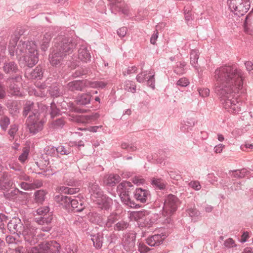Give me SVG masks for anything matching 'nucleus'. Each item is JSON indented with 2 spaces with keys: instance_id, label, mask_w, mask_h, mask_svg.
Wrapping results in <instances>:
<instances>
[{
  "instance_id": "14",
  "label": "nucleus",
  "mask_w": 253,
  "mask_h": 253,
  "mask_svg": "<svg viewBox=\"0 0 253 253\" xmlns=\"http://www.w3.org/2000/svg\"><path fill=\"white\" fill-rule=\"evenodd\" d=\"M93 201L98 209L104 211L109 210L113 204V200L104 194Z\"/></svg>"
},
{
  "instance_id": "20",
  "label": "nucleus",
  "mask_w": 253,
  "mask_h": 253,
  "mask_svg": "<svg viewBox=\"0 0 253 253\" xmlns=\"http://www.w3.org/2000/svg\"><path fill=\"white\" fill-rule=\"evenodd\" d=\"M88 80H76L67 84L68 89L71 91H83L88 87Z\"/></svg>"
},
{
  "instance_id": "12",
  "label": "nucleus",
  "mask_w": 253,
  "mask_h": 253,
  "mask_svg": "<svg viewBox=\"0 0 253 253\" xmlns=\"http://www.w3.org/2000/svg\"><path fill=\"white\" fill-rule=\"evenodd\" d=\"M135 238V235L133 233H127L123 236L122 245L126 252L132 253L136 251Z\"/></svg>"
},
{
  "instance_id": "10",
  "label": "nucleus",
  "mask_w": 253,
  "mask_h": 253,
  "mask_svg": "<svg viewBox=\"0 0 253 253\" xmlns=\"http://www.w3.org/2000/svg\"><path fill=\"white\" fill-rule=\"evenodd\" d=\"M178 198L173 195H169L165 199L163 206V212L170 216L175 211L178 204Z\"/></svg>"
},
{
  "instance_id": "31",
  "label": "nucleus",
  "mask_w": 253,
  "mask_h": 253,
  "mask_svg": "<svg viewBox=\"0 0 253 253\" xmlns=\"http://www.w3.org/2000/svg\"><path fill=\"white\" fill-rule=\"evenodd\" d=\"M195 123L194 119L192 118L183 121L181 123L180 129L183 132L188 131L189 129H191L194 126Z\"/></svg>"
},
{
  "instance_id": "3",
  "label": "nucleus",
  "mask_w": 253,
  "mask_h": 253,
  "mask_svg": "<svg viewBox=\"0 0 253 253\" xmlns=\"http://www.w3.org/2000/svg\"><path fill=\"white\" fill-rule=\"evenodd\" d=\"M44 123L39 111H33L32 114L29 115L26 121L30 133L35 135L41 131L43 128Z\"/></svg>"
},
{
  "instance_id": "63",
  "label": "nucleus",
  "mask_w": 253,
  "mask_h": 253,
  "mask_svg": "<svg viewBox=\"0 0 253 253\" xmlns=\"http://www.w3.org/2000/svg\"><path fill=\"white\" fill-rule=\"evenodd\" d=\"M131 180L134 184L137 185L143 184L145 182V180L140 176H135L132 178Z\"/></svg>"
},
{
  "instance_id": "52",
  "label": "nucleus",
  "mask_w": 253,
  "mask_h": 253,
  "mask_svg": "<svg viewBox=\"0 0 253 253\" xmlns=\"http://www.w3.org/2000/svg\"><path fill=\"white\" fill-rule=\"evenodd\" d=\"M190 84L189 81L188 79L183 77L179 79L176 83V85L180 87H186Z\"/></svg>"
},
{
  "instance_id": "30",
  "label": "nucleus",
  "mask_w": 253,
  "mask_h": 253,
  "mask_svg": "<svg viewBox=\"0 0 253 253\" xmlns=\"http://www.w3.org/2000/svg\"><path fill=\"white\" fill-rule=\"evenodd\" d=\"M3 68L4 71L7 74H11L18 72L17 66L14 62L5 63Z\"/></svg>"
},
{
  "instance_id": "44",
  "label": "nucleus",
  "mask_w": 253,
  "mask_h": 253,
  "mask_svg": "<svg viewBox=\"0 0 253 253\" xmlns=\"http://www.w3.org/2000/svg\"><path fill=\"white\" fill-rule=\"evenodd\" d=\"M147 79V85L154 89L155 87V80L154 78V73L153 71L151 70L149 71Z\"/></svg>"
},
{
  "instance_id": "21",
  "label": "nucleus",
  "mask_w": 253,
  "mask_h": 253,
  "mask_svg": "<svg viewBox=\"0 0 253 253\" xmlns=\"http://www.w3.org/2000/svg\"><path fill=\"white\" fill-rule=\"evenodd\" d=\"M166 237L163 233L154 234L146 239V243L151 247L158 246L162 244Z\"/></svg>"
},
{
  "instance_id": "55",
  "label": "nucleus",
  "mask_w": 253,
  "mask_h": 253,
  "mask_svg": "<svg viewBox=\"0 0 253 253\" xmlns=\"http://www.w3.org/2000/svg\"><path fill=\"white\" fill-rule=\"evenodd\" d=\"M230 191H238L241 189L240 181H233V184L228 188Z\"/></svg>"
},
{
  "instance_id": "8",
  "label": "nucleus",
  "mask_w": 253,
  "mask_h": 253,
  "mask_svg": "<svg viewBox=\"0 0 253 253\" xmlns=\"http://www.w3.org/2000/svg\"><path fill=\"white\" fill-rule=\"evenodd\" d=\"M37 217H35V221L39 224L50 223L53 219L52 214L49 212L48 207H41L37 209Z\"/></svg>"
},
{
  "instance_id": "39",
  "label": "nucleus",
  "mask_w": 253,
  "mask_h": 253,
  "mask_svg": "<svg viewBox=\"0 0 253 253\" xmlns=\"http://www.w3.org/2000/svg\"><path fill=\"white\" fill-rule=\"evenodd\" d=\"M88 87L89 88H104L107 83L103 81H88Z\"/></svg>"
},
{
  "instance_id": "2",
  "label": "nucleus",
  "mask_w": 253,
  "mask_h": 253,
  "mask_svg": "<svg viewBox=\"0 0 253 253\" xmlns=\"http://www.w3.org/2000/svg\"><path fill=\"white\" fill-rule=\"evenodd\" d=\"M25 32L22 28L16 30L10 36L8 47H15L16 46L17 47H34L39 45L46 47L51 38V34L46 33L44 35L40 36L41 40H39L38 43L31 39L30 41L25 39L24 41L21 40L19 42L20 37L24 34Z\"/></svg>"
},
{
  "instance_id": "47",
  "label": "nucleus",
  "mask_w": 253,
  "mask_h": 253,
  "mask_svg": "<svg viewBox=\"0 0 253 253\" xmlns=\"http://www.w3.org/2000/svg\"><path fill=\"white\" fill-rule=\"evenodd\" d=\"M50 223L44 224L43 225H46V226H42L40 229L38 228V230H39L38 235H37L38 237L42 238V237H43L45 236V234H42L41 233V231L49 232L50 231V230L51 229V226L50 225Z\"/></svg>"
},
{
  "instance_id": "26",
  "label": "nucleus",
  "mask_w": 253,
  "mask_h": 253,
  "mask_svg": "<svg viewBox=\"0 0 253 253\" xmlns=\"http://www.w3.org/2000/svg\"><path fill=\"white\" fill-rule=\"evenodd\" d=\"M108 0L111 2L112 8L116 9L117 11H121L124 14H128V8L124 6V2H119L118 0Z\"/></svg>"
},
{
  "instance_id": "61",
  "label": "nucleus",
  "mask_w": 253,
  "mask_h": 253,
  "mask_svg": "<svg viewBox=\"0 0 253 253\" xmlns=\"http://www.w3.org/2000/svg\"><path fill=\"white\" fill-rule=\"evenodd\" d=\"M29 155V150L27 149L24 150L22 153L19 156L18 160L22 163H24L27 160Z\"/></svg>"
},
{
  "instance_id": "18",
  "label": "nucleus",
  "mask_w": 253,
  "mask_h": 253,
  "mask_svg": "<svg viewBox=\"0 0 253 253\" xmlns=\"http://www.w3.org/2000/svg\"><path fill=\"white\" fill-rule=\"evenodd\" d=\"M133 197L137 201L141 203H148L151 194L149 190L141 188H136L133 192Z\"/></svg>"
},
{
  "instance_id": "11",
  "label": "nucleus",
  "mask_w": 253,
  "mask_h": 253,
  "mask_svg": "<svg viewBox=\"0 0 253 253\" xmlns=\"http://www.w3.org/2000/svg\"><path fill=\"white\" fill-rule=\"evenodd\" d=\"M21 77L17 74L15 77H11L7 79V84L9 85V92L12 95H20V85Z\"/></svg>"
},
{
  "instance_id": "56",
  "label": "nucleus",
  "mask_w": 253,
  "mask_h": 253,
  "mask_svg": "<svg viewBox=\"0 0 253 253\" xmlns=\"http://www.w3.org/2000/svg\"><path fill=\"white\" fill-rule=\"evenodd\" d=\"M188 185L190 187L192 188L196 191L200 190L202 187L200 182L197 180L191 181L189 183Z\"/></svg>"
},
{
  "instance_id": "37",
  "label": "nucleus",
  "mask_w": 253,
  "mask_h": 253,
  "mask_svg": "<svg viewBox=\"0 0 253 253\" xmlns=\"http://www.w3.org/2000/svg\"><path fill=\"white\" fill-rule=\"evenodd\" d=\"M34 103L30 101L26 102L23 111V115L26 117L29 114H32V112L34 111H38L36 109H34Z\"/></svg>"
},
{
  "instance_id": "43",
  "label": "nucleus",
  "mask_w": 253,
  "mask_h": 253,
  "mask_svg": "<svg viewBox=\"0 0 253 253\" xmlns=\"http://www.w3.org/2000/svg\"><path fill=\"white\" fill-rule=\"evenodd\" d=\"M124 88L128 92L134 93L136 92L135 84L133 81H126L125 83Z\"/></svg>"
},
{
  "instance_id": "50",
  "label": "nucleus",
  "mask_w": 253,
  "mask_h": 253,
  "mask_svg": "<svg viewBox=\"0 0 253 253\" xmlns=\"http://www.w3.org/2000/svg\"><path fill=\"white\" fill-rule=\"evenodd\" d=\"M45 153L51 156H55L56 155V147L53 146H47L44 148Z\"/></svg>"
},
{
  "instance_id": "19",
  "label": "nucleus",
  "mask_w": 253,
  "mask_h": 253,
  "mask_svg": "<svg viewBox=\"0 0 253 253\" xmlns=\"http://www.w3.org/2000/svg\"><path fill=\"white\" fill-rule=\"evenodd\" d=\"M13 182L10 176L6 171H2V168L0 169V189L8 190L12 186Z\"/></svg>"
},
{
  "instance_id": "51",
  "label": "nucleus",
  "mask_w": 253,
  "mask_h": 253,
  "mask_svg": "<svg viewBox=\"0 0 253 253\" xmlns=\"http://www.w3.org/2000/svg\"><path fill=\"white\" fill-rule=\"evenodd\" d=\"M148 74L147 71H141L136 77L137 81L140 83L144 82V81L148 78Z\"/></svg>"
},
{
  "instance_id": "29",
  "label": "nucleus",
  "mask_w": 253,
  "mask_h": 253,
  "mask_svg": "<svg viewBox=\"0 0 253 253\" xmlns=\"http://www.w3.org/2000/svg\"><path fill=\"white\" fill-rule=\"evenodd\" d=\"M78 58L83 62H86L90 60V53L87 48H79Z\"/></svg>"
},
{
  "instance_id": "41",
  "label": "nucleus",
  "mask_w": 253,
  "mask_h": 253,
  "mask_svg": "<svg viewBox=\"0 0 253 253\" xmlns=\"http://www.w3.org/2000/svg\"><path fill=\"white\" fill-rule=\"evenodd\" d=\"M152 184L160 190L165 189L166 186V182L161 178H154L152 181Z\"/></svg>"
},
{
  "instance_id": "46",
  "label": "nucleus",
  "mask_w": 253,
  "mask_h": 253,
  "mask_svg": "<svg viewBox=\"0 0 253 253\" xmlns=\"http://www.w3.org/2000/svg\"><path fill=\"white\" fill-rule=\"evenodd\" d=\"M71 149L69 147L66 148L65 146L60 145L56 147V154L68 155L71 153Z\"/></svg>"
},
{
  "instance_id": "58",
  "label": "nucleus",
  "mask_w": 253,
  "mask_h": 253,
  "mask_svg": "<svg viewBox=\"0 0 253 253\" xmlns=\"http://www.w3.org/2000/svg\"><path fill=\"white\" fill-rule=\"evenodd\" d=\"M187 212L191 217H197L200 215V212L195 207L188 208Z\"/></svg>"
},
{
  "instance_id": "33",
  "label": "nucleus",
  "mask_w": 253,
  "mask_h": 253,
  "mask_svg": "<svg viewBox=\"0 0 253 253\" xmlns=\"http://www.w3.org/2000/svg\"><path fill=\"white\" fill-rule=\"evenodd\" d=\"M118 214L116 212H112L108 216L107 219H105V224L104 227H111L112 225L118 220Z\"/></svg>"
},
{
  "instance_id": "25",
  "label": "nucleus",
  "mask_w": 253,
  "mask_h": 253,
  "mask_svg": "<svg viewBox=\"0 0 253 253\" xmlns=\"http://www.w3.org/2000/svg\"><path fill=\"white\" fill-rule=\"evenodd\" d=\"M55 200L61 206L65 209L70 208L71 197L63 195L62 194L56 195L54 197Z\"/></svg>"
},
{
  "instance_id": "27",
  "label": "nucleus",
  "mask_w": 253,
  "mask_h": 253,
  "mask_svg": "<svg viewBox=\"0 0 253 253\" xmlns=\"http://www.w3.org/2000/svg\"><path fill=\"white\" fill-rule=\"evenodd\" d=\"M71 207L74 212H81L84 209V202L81 200L71 199L70 207Z\"/></svg>"
},
{
  "instance_id": "24",
  "label": "nucleus",
  "mask_w": 253,
  "mask_h": 253,
  "mask_svg": "<svg viewBox=\"0 0 253 253\" xmlns=\"http://www.w3.org/2000/svg\"><path fill=\"white\" fill-rule=\"evenodd\" d=\"M90 237L95 248L100 249L102 247L103 242V234L102 232L90 234Z\"/></svg>"
},
{
  "instance_id": "6",
  "label": "nucleus",
  "mask_w": 253,
  "mask_h": 253,
  "mask_svg": "<svg viewBox=\"0 0 253 253\" xmlns=\"http://www.w3.org/2000/svg\"><path fill=\"white\" fill-rule=\"evenodd\" d=\"M73 51V48H54L49 56L50 64L53 66L58 67L61 64L64 57Z\"/></svg>"
},
{
  "instance_id": "36",
  "label": "nucleus",
  "mask_w": 253,
  "mask_h": 253,
  "mask_svg": "<svg viewBox=\"0 0 253 253\" xmlns=\"http://www.w3.org/2000/svg\"><path fill=\"white\" fill-rule=\"evenodd\" d=\"M43 76V71L40 66H38L31 72L30 77L33 79L41 80Z\"/></svg>"
},
{
  "instance_id": "62",
  "label": "nucleus",
  "mask_w": 253,
  "mask_h": 253,
  "mask_svg": "<svg viewBox=\"0 0 253 253\" xmlns=\"http://www.w3.org/2000/svg\"><path fill=\"white\" fill-rule=\"evenodd\" d=\"M7 221V216L3 213H0V229L4 228L5 225Z\"/></svg>"
},
{
  "instance_id": "7",
  "label": "nucleus",
  "mask_w": 253,
  "mask_h": 253,
  "mask_svg": "<svg viewBox=\"0 0 253 253\" xmlns=\"http://www.w3.org/2000/svg\"><path fill=\"white\" fill-rule=\"evenodd\" d=\"M55 42L58 44L56 47H82L84 46L82 43L83 41L80 39H73L65 36H58L55 40Z\"/></svg>"
},
{
  "instance_id": "49",
  "label": "nucleus",
  "mask_w": 253,
  "mask_h": 253,
  "mask_svg": "<svg viewBox=\"0 0 253 253\" xmlns=\"http://www.w3.org/2000/svg\"><path fill=\"white\" fill-rule=\"evenodd\" d=\"M10 124L9 119L7 117H3L0 120V126L1 129L3 130H6L7 126Z\"/></svg>"
},
{
  "instance_id": "28",
  "label": "nucleus",
  "mask_w": 253,
  "mask_h": 253,
  "mask_svg": "<svg viewBox=\"0 0 253 253\" xmlns=\"http://www.w3.org/2000/svg\"><path fill=\"white\" fill-rule=\"evenodd\" d=\"M190 63L197 72H199L197 66L198 60L199 57V52L197 48L191 50L190 52Z\"/></svg>"
},
{
  "instance_id": "40",
  "label": "nucleus",
  "mask_w": 253,
  "mask_h": 253,
  "mask_svg": "<svg viewBox=\"0 0 253 253\" xmlns=\"http://www.w3.org/2000/svg\"><path fill=\"white\" fill-rule=\"evenodd\" d=\"M129 226V224L128 222L121 220L118 222L114 226V229L115 231H124Z\"/></svg>"
},
{
  "instance_id": "59",
  "label": "nucleus",
  "mask_w": 253,
  "mask_h": 253,
  "mask_svg": "<svg viewBox=\"0 0 253 253\" xmlns=\"http://www.w3.org/2000/svg\"><path fill=\"white\" fill-rule=\"evenodd\" d=\"M65 124L64 119L62 118L56 119L52 123L53 125L55 128H62Z\"/></svg>"
},
{
  "instance_id": "35",
  "label": "nucleus",
  "mask_w": 253,
  "mask_h": 253,
  "mask_svg": "<svg viewBox=\"0 0 253 253\" xmlns=\"http://www.w3.org/2000/svg\"><path fill=\"white\" fill-rule=\"evenodd\" d=\"M46 194V191L43 190H39L35 192L34 196L36 202L42 204L45 200Z\"/></svg>"
},
{
  "instance_id": "38",
  "label": "nucleus",
  "mask_w": 253,
  "mask_h": 253,
  "mask_svg": "<svg viewBox=\"0 0 253 253\" xmlns=\"http://www.w3.org/2000/svg\"><path fill=\"white\" fill-rule=\"evenodd\" d=\"M121 181V177L118 174H110L107 179V184L113 186Z\"/></svg>"
},
{
  "instance_id": "13",
  "label": "nucleus",
  "mask_w": 253,
  "mask_h": 253,
  "mask_svg": "<svg viewBox=\"0 0 253 253\" xmlns=\"http://www.w3.org/2000/svg\"><path fill=\"white\" fill-rule=\"evenodd\" d=\"M26 54L24 55V60L29 67H32L39 61V54L36 48H25Z\"/></svg>"
},
{
  "instance_id": "57",
  "label": "nucleus",
  "mask_w": 253,
  "mask_h": 253,
  "mask_svg": "<svg viewBox=\"0 0 253 253\" xmlns=\"http://www.w3.org/2000/svg\"><path fill=\"white\" fill-rule=\"evenodd\" d=\"M18 130V126L16 125L11 126L10 128L8 131V134L10 136V140H12L14 139V136Z\"/></svg>"
},
{
  "instance_id": "34",
  "label": "nucleus",
  "mask_w": 253,
  "mask_h": 253,
  "mask_svg": "<svg viewBox=\"0 0 253 253\" xmlns=\"http://www.w3.org/2000/svg\"><path fill=\"white\" fill-rule=\"evenodd\" d=\"M91 95L87 93L82 94L77 98V102L78 105H86L90 102Z\"/></svg>"
},
{
  "instance_id": "16",
  "label": "nucleus",
  "mask_w": 253,
  "mask_h": 253,
  "mask_svg": "<svg viewBox=\"0 0 253 253\" xmlns=\"http://www.w3.org/2000/svg\"><path fill=\"white\" fill-rule=\"evenodd\" d=\"M60 245L55 241L43 243L40 245L42 253H59Z\"/></svg>"
},
{
  "instance_id": "45",
  "label": "nucleus",
  "mask_w": 253,
  "mask_h": 253,
  "mask_svg": "<svg viewBox=\"0 0 253 253\" xmlns=\"http://www.w3.org/2000/svg\"><path fill=\"white\" fill-rule=\"evenodd\" d=\"M89 72V69L87 68H79L73 73L72 76L74 78H78L87 74Z\"/></svg>"
},
{
  "instance_id": "64",
  "label": "nucleus",
  "mask_w": 253,
  "mask_h": 253,
  "mask_svg": "<svg viewBox=\"0 0 253 253\" xmlns=\"http://www.w3.org/2000/svg\"><path fill=\"white\" fill-rule=\"evenodd\" d=\"M138 248L139 252L141 253H147L150 250V248L143 243H140L138 245Z\"/></svg>"
},
{
  "instance_id": "42",
  "label": "nucleus",
  "mask_w": 253,
  "mask_h": 253,
  "mask_svg": "<svg viewBox=\"0 0 253 253\" xmlns=\"http://www.w3.org/2000/svg\"><path fill=\"white\" fill-rule=\"evenodd\" d=\"M185 62H178L174 68V72L177 75H182L185 73Z\"/></svg>"
},
{
  "instance_id": "15",
  "label": "nucleus",
  "mask_w": 253,
  "mask_h": 253,
  "mask_svg": "<svg viewBox=\"0 0 253 253\" xmlns=\"http://www.w3.org/2000/svg\"><path fill=\"white\" fill-rule=\"evenodd\" d=\"M24 227L19 218H13L7 223V228L10 233H16L19 237H20Z\"/></svg>"
},
{
  "instance_id": "23",
  "label": "nucleus",
  "mask_w": 253,
  "mask_h": 253,
  "mask_svg": "<svg viewBox=\"0 0 253 253\" xmlns=\"http://www.w3.org/2000/svg\"><path fill=\"white\" fill-rule=\"evenodd\" d=\"M88 190L91 195V198L93 201L103 194V192L96 182H90L88 183Z\"/></svg>"
},
{
  "instance_id": "4",
  "label": "nucleus",
  "mask_w": 253,
  "mask_h": 253,
  "mask_svg": "<svg viewBox=\"0 0 253 253\" xmlns=\"http://www.w3.org/2000/svg\"><path fill=\"white\" fill-rule=\"evenodd\" d=\"M132 186L131 182L125 181L118 185L117 191L122 202L125 205L131 208H134L136 207V204L133 201L131 200L128 195L130 188Z\"/></svg>"
},
{
  "instance_id": "48",
  "label": "nucleus",
  "mask_w": 253,
  "mask_h": 253,
  "mask_svg": "<svg viewBox=\"0 0 253 253\" xmlns=\"http://www.w3.org/2000/svg\"><path fill=\"white\" fill-rule=\"evenodd\" d=\"M50 109V114L51 117L52 118L60 114V110L57 108L56 105L54 102L51 103Z\"/></svg>"
},
{
  "instance_id": "54",
  "label": "nucleus",
  "mask_w": 253,
  "mask_h": 253,
  "mask_svg": "<svg viewBox=\"0 0 253 253\" xmlns=\"http://www.w3.org/2000/svg\"><path fill=\"white\" fill-rule=\"evenodd\" d=\"M121 147L124 149H127L128 152H133L136 150V146L134 144L129 145L127 143L123 142L121 144Z\"/></svg>"
},
{
  "instance_id": "53",
  "label": "nucleus",
  "mask_w": 253,
  "mask_h": 253,
  "mask_svg": "<svg viewBox=\"0 0 253 253\" xmlns=\"http://www.w3.org/2000/svg\"><path fill=\"white\" fill-rule=\"evenodd\" d=\"M250 13L251 12L246 16L245 22L244 23V31L246 33L250 35H253V30L251 28L249 27L248 25V19L249 18V15L250 14Z\"/></svg>"
},
{
  "instance_id": "60",
  "label": "nucleus",
  "mask_w": 253,
  "mask_h": 253,
  "mask_svg": "<svg viewBox=\"0 0 253 253\" xmlns=\"http://www.w3.org/2000/svg\"><path fill=\"white\" fill-rule=\"evenodd\" d=\"M224 245L227 248H233L236 247L235 241L232 238L226 239L224 242Z\"/></svg>"
},
{
  "instance_id": "32",
  "label": "nucleus",
  "mask_w": 253,
  "mask_h": 253,
  "mask_svg": "<svg viewBox=\"0 0 253 253\" xmlns=\"http://www.w3.org/2000/svg\"><path fill=\"white\" fill-rule=\"evenodd\" d=\"M59 192L61 194L72 195L79 192L80 189L78 187H70L61 186L58 188Z\"/></svg>"
},
{
  "instance_id": "22",
  "label": "nucleus",
  "mask_w": 253,
  "mask_h": 253,
  "mask_svg": "<svg viewBox=\"0 0 253 253\" xmlns=\"http://www.w3.org/2000/svg\"><path fill=\"white\" fill-rule=\"evenodd\" d=\"M87 217L89 221L100 227H104L105 224V218L101 214L96 211H91L88 213Z\"/></svg>"
},
{
  "instance_id": "1",
  "label": "nucleus",
  "mask_w": 253,
  "mask_h": 253,
  "mask_svg": "<svg viewBox=\"0 0 253 253\" xmlns=\"http://www.w3.org/2000/svg\"><path fill=\"white\" fill-rule=\"evenodd\" d=\"M243 75L242 71L234 64L221 66L214 71V92L223 107L231 114H239L243 111L241 96L244 94Z\"/></svg>"
},
{
  "instance_id": "5",
  "label": "nucleus",
  "mask_w": 253,
  "mask_h": 253,
  "mask_svg": "<svg viewBox=\"0 0 253 253\" xmlns=\"http://www.w3.org/2000/svg\"><path fill=\"white\" fill-rule=\"evenodd\" d=\"M229 8L235 15H244L251 7L250 0H228Z\"/></svg>"
},
{
  "instance_id": "9",
  "label": "nucleus",
  "mask_w": 253,
  "mask_h": 253,
  "mask_svg": "<svg viewBox=\"0 0 253 253\" xmlns=\"http://www.w3.org/2000/svg\"><path fill=\"white\" fill-rule=\"evenodd\" d=\"M39 230L33 225H27L24 228V230L21 233V236H22L26 242L30 245H33L37 242V238L36 237L38 235Z\"/></svg>"
},
{
  "instance_id": "17",
  "label": "nucleus",
  "mask_w": 253,
  "mask_h": 253,
  "mask_svg": "<svg viewBox=\"0 0 253 253\" xmlns=\"http://www.w3.org/2000/svg\"><path fill=\"white\" fill-rule=\"evenodd\" d=\"M51 82L50 78L47 79L44 84L42 85V88L48 87V91L50 95L53 97H58L62 95L63 93L59 87V85L56 82L50 84Z\"/></svg>"
}]
</instances>
